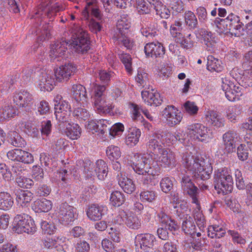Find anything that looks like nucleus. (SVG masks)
I'll use <instances>...</instances> for the list:
<instances>
[{
  "label": "nucleus",
  "instance_id": "nucleus-1",
  "mask_svg": "<svg viewBox=\"0 0 252 252\" xmlns=\"http://www.w3.org/2000/svg\"><path fill=\"white\" fill-rule=\"evenodd\" d=\"M182 163L192 177L197 180H207L212 173L211 159L206 156L195 157L191 152L186 153L182 157Z\"/></svg>",
  "mask_w": 252,
  "mask_h": 252
},
{
  "label": "nucleus",
  "instance_id": "nucleus-2",
  "mask_svg": "<svg viewBox=\"0 0 252 252\" xmlns=\"http://www.w3.org/2000/svg\"><path fill=\"white\" fill-rule=\"evenodd\" d=\"M213 184L218 193L224 195L231 192L233 181L230 171L225 167L215 169Z\"/></svg>",
  "mask_w": 252,
  "mask_h": 252
},
{
  "label": "nucleus",
  "instance_id": "nucleus-3",
  "mask_svg": "<svg viewBox=\"0 0 252 252\" xmlns=\"http://www.w3.org/2000/svg\"><path fill=\"white\" fill-rule=\"evenodd\" d=\"M83 163L84 172L85 177L87 179H90L91 182L94 180L96 175L100 180H104L107 176L108 172V168L106 163L102 159H99L95 162V167L94 169V163L91 160L87 159Z\"/></svg>",
  "mask_w": 252,
  "mask_h": 252
},
{
  "label": "nucleus",
  "instance_id": "nucleus-4",
  "mask_svg": "<svg viewBox=\"0 0 252 252\" xmlns=\"http://www.w3.org/2000/svg\"><path fill=\"white\" fill-rule=\"evenodd\" d=\"M64 9V6L62 4L56 3L52 4L51 0H40V3L35 14L39 16H46L48 18H51Z\"/></svg>",
  "mask_w": 252,
  "mask_h": 252
},
{
  "label": "nucleus",
  "instance_id": "nucleus-5",
  "mask_svg": "<svg viewBox=\"0 0 252 252\" xmlns=\"http://www.w3.org/2000/svg\"><path fill=\"white\" fill-rule=\"evenodd\" d=\"M187 133L190 137L201 142H208L213 137L210 129L201 124L197 123L189 126Z\"/></svg>",
  "mask_w": 252,
  "mask_h": 252
},
{
  "label": "nucleus",
  "instance_id": "nucleus-6",
  "mask_svg": "<svg viewBox=\"0 0 252 252\" xmlns=\"http://www.w3.org/2000/svg\"><path fill=\"white\" fill-rule=\"evenodd\" d=\"M114 222L119 225L125 222L128 228L132 229H138L141 225V220L136 215L128 214L123 209H120L119 211Z\"/></svg>",
  "mask_w": 252,
  "mask_h": 252
},
{
  "label": "nucleus",
  "instance_id": "nucleus-7",
  "mask_svg": "<svg viewBox=\"0 0 252 252\" xmlns=\"http://www.w3.org/2000/svg\"><path fill=\"white\" fill-rule=\"evenodd\" d=\"M156 237L150 233L139 234L135 238V246L140 248V252H154Z\"/></svg>",
  "mask_w": 252,
  "mask_h": 252
},
{
  "label": "nucleus",
  "instance_id": "nucleus-8",
  "mask_svg": "<svg viewBox=\"0 0 252 252\" xmlns=\"http://www.w3.org/2000/svg\"><path fill=\"white\" fill-rule=\"evenodd\" d=\"M152 158L150 155L134 154L131 166L134 171L139 175H145L148 170L147 166Z\"/></svg>",
  "mask_w": 252,
  "mask_h": 252
},
{
  "label": "nucleus",
  "instance_id": "nucleus-9",
  "mask_svg": "<svg viewBox=\"0 0 252 252\" xmlns=\"http://www.w3.org/2000/svg\"><path fill=\"white\" fill-rule=\"evenodd\" d=\"M13 102L19 108H27L33 102L32 95L26 90L15 91L12 95Z\"/></svg>",
  "mask_w": 252,
  "mask_h": 252
},
{
  "label": "nucleus",
  "instance_id": "nucleus-10",
  "mask_svg": "<svg viewBox=\"0 0 252 252\" xmlns=\"http://www.w3.org/2000/svg\"><path fill=\"white\" fill-rule=\"evenodd\" d=\"M76 209L64 202L60 205L58 217L60 221L64 225H67L74 220Z\"/></svg>",
  "mask_w": 252,
  "mask_h": 252
},
{
  "label": "nucleus",
  "instance_id": "nucleus-11",
  "mask_svg": "<svg viewBox=\"0 0 252 252\" xmlns=\"http://www.w3.org/2000/svg\"><path fill=\"white\" fill-rule=\"evenodd\" d=\"M181 185L185 194L189 195L192 198V202L197 204V196L199 193L198 188L192 182L189 177L184 176L182 179Z\"/></svg>",
  "mask_w": 252,
  "mask_h": 252
},
{
  "label": "nucleus",
  "instance_id": "nucleus-12",
  "mask_svg": "<svg viewBox=\"0 0 252 252\" xmlns=\"http://www.w3.org/2000/svg\"><path fill=\"white\" fill-rule=\"evenodd\" d=\"M76 69V65L72 63H68L60 66L55 72L56 80L59 82L68 80Z\"/></svg>",
  "mask_w": 252,
  "mask_h": 252
},
{
  "label": "nucleus",
  "instance_id": "nucleus-13",
  "mask_svg": "<svg viewBox=\"0 0 252 252\" xmlns=\"http://www.w3.org/2000/svg\"><path fill=\"white\" fill-rule=\"evenodd\" d=\"M144 52L147 57L162 58L165 54V49L161 43L151 42L145 45Z\"/></svg>",
  "mask_w": 252,
  "mask_h": 252
},
{
  "label": "nucleus",
  "instance_id": "nucleus-14",
  "mask_svg": "<svg viewBox=\"0 0 252 252\" xmlns=\"http://www.w3.org/2000/svg\"><path fill=\"white\" fill-rule=\"evenodd\" d=\"M178 111L173 105H168L163 110V116L166 118L169 126L176 125L181 121L182 114Z\"/></svg>",
  "mask_w": 252,
  "mask_h": 252
},
{
  "label": "nucleus",
  "instance_id": "nucleus-15",
  "mask_svg": "<svg viewBox=\"0 0 252 252\" xmlns=\"http://www.w3.org/2000/svg\"><path fill=\"white\" fill-rule=\"evenodd\" d=\"M55 73L53 74L51 70L42 72L39 79L40 90L48 92L52 91L55 86Z\"/></svg>",
  "mask_w": 252,
  "mask_h": 252
},
{
  "label": "nucleus",
  "instance_id": "nucleus-16",
  "mask_svg": "<svg viewBox=\"0 0 252 252\" xmlns=\"http://www.w3.org/2000/svg\"><path fill=\"white\" fill-rule=\"evenodd\" d=\"M107 207L99 204H92L87 211L88 218L92 221H98L101 220L102 217L107 212Z\"/></svg>",
  "mask_w": 252,
  "mask_h": 252
},
{
  "label": "nucleus",
  "instance_id": "nucleus-17",
  "mask_svg": "<svg viewBox=\"0 0 252 252\" xmlns=\"http://www.w3.org/2000/svg\"><path fill=\"white\" fill-rule=\"evenodd\" d=\"M239 138V134L233 130H230L223 134V141L225 150L228 153L233 152L236 148V142Z\"/></svg>",
  "mask_w": 252,
  "mask_h": 252
},
{
  "label": "nucleus",
  "instance_id": "nucleus-18",
  "mask_svg": "<svg viewBox=\"0 0 252 252\" xmlns=\"http://www.w3.org/2000/svg\"><path fill=\"white\" fill-rule=\"evenodd\" d=\"M205 121L206 124L215 128H219L224 126V120L216 111L209 110L205 114Z\"/></svg>",
  "mask_w": 252,
  "mask_h": 252
},
{
  "label": "nucleus",
  "instance_id": "nucleus-19",
  "mask_svg": "<svg viewBox=\"0 0 252 252\" xmlns=\"http://www.w3.org/2000/svg\"><path fill=\"white\" fill-rule=\"evenodd\" d=\"M160 135L154 133L150 135L146 143L147 151L151 153H159L164 148L161 144Z\"/></svg>",
  "mask_w": 252,
  "mask_h": 252
},
{
  "label": "nucleus",
  "instance_id": "nucleus-20",
  "mask_svg": "<svg viewBox=\"0 0 252 252\" xmlns=\"http://www.w3.org/2000/svg\"><path fill=\"white\" fill-rule=\"evenodd\" d=\"M158 154L159 155V161L162 163L165 167L172 168L176 166L177 161L174 153L167 149L163 148Z\"/></svg>",
  "mask_w": 252,
  "mask_h": 252
},
{
  "label": "nucleus",
  "instance_id": "nucleus-21",
  "mask_svg": "<svg viewBox=\"0 0 252 252\" xmlns=\"http://www.w3.org/2000/svg\"><path fill=\"white\" fill-rule=\"evenodd\" d=\"M231 33L235 36L239 37L244 34V24L240 21V17L233 13L229 14Z\"/></svg>",
  "mask_w": 252,
  "mask_h": 252
},
{
  "label": "nucleus",
  "instance_id": "nucleus-22",
  "mask_svg": "<svg viewBox=\"0 0 252 252\" xmlns=\"http://www.w3.org/2000/svg\"><path fill=\"white\" fill-rule=\"evenodd\" d=\"M72 98L77 102L84 104L87 102L86 89L81 84L73 85L71 89Z\"/></svg>",
  "mask_w": 252,
  "mask_h": 252
},
{
  "label": "nucleus",
  "instance_id": "nucleus-23",
  "mask_svg": "<svg viewBox=\"0 0 252 252\" xmlns=\"http://www.w3.org/2000/svg\"><path fill=\"white\" fill-rule=\"evenodd\" d=\"M14 193L16 196V201L22 206L27 207L33 198V193L28 190L15 189Z\"/></svg>",
  "mask_w": 252,
  "mask_h": 252
},
{
  "label": "nucleus",
  "instance_id": "nucleus-24",
  "mask_svg": "<svg viewBox=\"0 0 252 252\" xmlns=\"http://www.w3.org/2000/svg\"><path fill=\"white\" fill-rule=\"evenodd\" d=\"M117 178L119 186L126 193L131 194L135 190V185L133 181L126 177L122 172L118 173Z\"/></svg>",
  "mask_w": 252,
  "mask_h": 252
},
{
  "label": "nucleus",
  "instance_id": "nucleus-25",
  "mask_svg": "<svg viewBox=\"0 0 252 252\" xmlns=\"http://www.w3.org/2000/svg\"><path fill=\"white\" fill-rule=\"evenodd\" d=\"M68 43L65 41H57L51 46L50 56L51 60L61 57L65 54L67 49Z\"/></svg>",
  "mask_w": 252,
  "mask_h": 252
},
{
  "label": "nucleus",
  "instance_id": "nucleus-26",
  "mask_svg": "<svg viewBox=\"0 0 252 252\" xmlns=\"http://www.w3.org/2000/svg\"><path fill=\"white\" fill-rule=\"evenodd\" d=\"M31 217L26 214L17 215L13 222V230L18 234L23 233L25 225Z\"/></svg>",
  "mask_w": 252,
  "mask_h": 252
},
{
  "label": "nucleus",
  "instance_id": "nucleus-27",
  "mask_svg": "<svg viewBox=\"0 0 252 252\" xmlns=\"http://www.w3.org/2000/svg\"><path fill=\"white\" fill-rule=\"evenodd\" d=\"M93 99L94 109L99 114L108 113L114 108L112 104H107L106 97Z\"/></svg>",
  "mask_w": 252,
  "mask_h": 252
},
{
  "label": "nucleus",
  "instance_id": "nucleus-28",
  "mask_svg": "<svg viewBox=\"0 0 252 252\" xmlns=\"http://www.w3.org/2000/svg\"><path fill=\"white\" fill-rule=\"evenodd\" d=\"M142 97L146 103L148 105L158 106L161 104L162 99L158 93L149 92H142Z\"/></svg>",
  "mask_w": 252,
  "mask_h": 252
},
{
  "label": "nucleus",
  "instance_id": "nucleus-29",
  "mask_svg": "<svg viewBox=\"0 0 252 252\" xmlns=\"http://www.w3.org/2000/svg\"><path fill=\"white\" fill-rule=\"evenodd\" d=\"M71 37L69 42L83 40L86 42L90 40L88 32L77 25H74L71 29Z\"/></svg>",
  "mask_w": 252,
  "mask_h": 252
},
{
  "label": "nucleus",
  "instance_id": "nucleus-30",
  "mask_svg": "<svg viewBox=\"0 0 252 252\" xmlns=\"http://www.w3.org/2000/svg\"><path fill=\"white\" fill-rule=\"evenodd\" d=\"M182 229L186 235L195 236L196 227L191 216L186 215L182 222Z\"/></svg>",
  "mask_w": 252,
  "mask_h": 252
},
{
  "label": "nucleus",
  "instance_id": "nucleus-31",
  "mask_svg": "<svg viewBox=\"0 0 252 252\" xmlns=\"http://www.w3.org/2000/svg\"><path fill=\"white\" fill-rule=\"evenodd\" d=\"M141 134V132L140 129L136 127L129 128L128 133L126 138V144L130 147L135 146L139 142Z\"/></svg>",
  "mask_w": 252,
  "mask_h": 252
},
{
  "label": "nucleus",
  "instance_id": "nucleus-32",
  "mask_svg": "<svg viewBox=\"0 0 252 252\" xmlns=\"http://www.w3.org/2000/svg\"><path fill=\"white\" fill-rule=\"evenodd\" d=\"M131 0H101L104 11L107 13L111 12L113 5L120 8H125Z\"/></svg>",
  "mask_w": 252,
  "mask_h": 252
},
{
  "label": "nucleus",
  "instance_id": "nucleus-33",
  "mask_svg": "<svg viewBox=\"0 0 252 252\" xmlns=\"http://www.w3.org/2000/svg\"><path fill=\"white\" fill-rule=\"evenodd\" d=\"M16 114V109L10 103L5 101L2 107L0 109V121L14 117Z\"/></svg>",
  "mask_w": 252,
  "mask_h": 252
},
{
  "label": "nucleus",
  "instance_id": "nucleus-34",
  "mask_svg": "<svg viewBox=\"0 0 252 252\" xmlns=\"http://www.w3.org/2000/svg\"><path fill=\"white\" fill-rule=\"evenodd\" d=\"M63 131L65 135L72 140L77 139L81 134V128L78 124L69 123L64 129H60Z\"/></svg>",
  "mask_w": 252,
  "mask_h": 252
},
{
  "label": "nucleus",
  "instance_id": "nucleus-35",
  "mask_svg": "<svg viewBox=\"0 0 252 252\" xmlns=\"http://www.w3.org/2000/svg\"><path fill=\"white\" fill-rule=\"evenodd\" d=\"M129 108L131 109L132 113V118L134 120H140L142 118L140 112H142L143 114L149 120H153V117L151 116L149 112L146 109H143L139 107L138 105L133 103H129Z\"/></svg>",
  "mask_w": 252,
  "mask_h": 252
},
{
  "label": "nucleus",
  "instance_id": "nucleus-36",
  "mask_svg": "<svg viewBox=\"0 0 252 252\" xmlns=\"http://www.w3.org/2000/svg\"><path fill=\"white\" fill-rule=\"evenodd\" d=\"M54 114L58 122V129H64L65 127L70 123L71 112H55Z\"/></svg>",
  "mask_w": 252,
  "mask_h": 252
},
{
  "label": "nucleus",
  "instance_id": "nucleus-37",
  "mask_svg": "<svg viewBox=\"0 0 252 252\" xmlns=\"http://www.w3.org/2000/svg\"><path fill=\"white\" fill-rule=\"evenodd\" d=\"M90 40L85 42L83 40L74 41L70 42L69 45L72 50L78 54H84L88 52L90 49Z\"/></svg>",
  "mask_w": 252,
  "mask_h": 252
},
{
  "label": "nucleus",
  "instance_id": "nucleus-38",
  "mask_svg": "<svg viewBox=\"0 0 252 252\" xmlns=\"http://www.w3.org/2000/svg\"><path fill=\"white\" fill-rule=\"evenodd\" d=\"M225 234L226 230L222 225L213 224L208 228V236L211 238L220 239Z\"/></svg>",
  "mask_w": 252,
  "mask_h": 252
},
{
  "label": "nucleus",
  "instance_id": "nucleus-39",
  "mask_svg": "<svg viewBox=\"0 0 252 252\" xmlns=\"http://www.w3.org/2000/svg\"><path fill=\"white\" fill-rule=\"evenodd\" d=\"M117 27L120 34L125 35L129 33L131 23L127 14H123L121 16V19L118 22Z\"/></svg>",
  "mask_w": 252,
  "mask_h": 252
},
{
  "label": "nucleus",
  "instance_id": "nucleus-40",
  "mask_svg": "<svg viewBox=\"0 0 252 252\" xmlns=\"http://www.w3.org/2000/svg\"><path fill=\"white\" fill-rule=\"evenodd\" d=\"M52 207L51 201L45 198L36 200L32 206V209L35 212H47Z\"/></svg>",
  "mask_w": 252,
  "mask_h": 252
},
{
  "label": "nucleus",
  "instance_id": "nucleus-41",
  "mask_svg": "<svg viewBox=\"0 0 252 252\" xmlns=\"http://www.w3.org/2000/svg\"><path fill=\"white\" fill-rule=\"evenodd\" d=\"M13 203V198L9 193L0 192V209L8 210L12 207Z\"/></svg>",
  "mask_w": 252,
  "mask_h": 252
},
{
  "label": "nucleus",
  "instance_id": "nucleus-42",
  "mask_svg": "<svg viewBox=\"0 0 252 252\" xmlns=\"http://www.w3.org/2000/svg\"><path fill=\"white\" fill-rule=\"evenodd\" d=\"M186 25L191 30H194L198 27V20L193 12L188 11L184 15Z\"/></svg>",
  "mask_w": 252,
  "mask_h": 252
},
{
  "label": "nucleus",
  "instance_id": "nucleus-43",
  "mask_svg": "<svg viewBox=\"0 0 252 252\" xmlns=\"http://www.w3.org/2000/svg\"><path fill=\"white\" fill-rule=\"evenodd\" d=\"M109 200L112 206L118 207L125 203L126 197L122 192L116 190L111 193Z\"/></svg>",
  "mask_w": 252,
  "mask_h": 252
},
{
  "label": "nucleus",
  "instance_id": "nucleus-44",
  "mask_svg": "<svg viewBox=\"0 0 252 252\" xmlns=\"http://www.w3.org/2000/svg\"><path fill=\"white\" fill-rule=\"evenodd\" d=\"M221 62L213 56L207 57V69L211 71L221 72L223 69Z\"/></svg>",
  "mask_w": 252,
  "mask_h": 252
},
{
  "label": "nucleus",
  "instance_id": "nucleus-45",
  "mask_svg": "<svg viewBox=\"0 0 252 252\" xmlns=\"http://www.w3.org/2000/svg\"><path fill=\"white\" fill-rule=\"evenodd\" d=\"M202 36L203 38L204 44L206 45V49L208 51L213 50L215 45V37L213 33L211 32L203 30L202 32Z\"/></svg>",
  "mask_w": 252,
  "mask_h": 252
},
{
  "label": "nucleus",
  "instance_id": "nucleus-46",
  "mask_svg": "<svg viewBox=\"0 0 252 252\" xmlns=\"http://www.w3.org/2000/svg\"><path fill=\"white\" fill-rule=\"evenodd\" d=\"M8 141L11 145L16 147L23 148L26 145V141L15 131L11 133Z\"/></svg>",
  "mask_w": 252,
  "mask_h": 252
},
{
  "label": "nucleus",
  "instance_id": "nucleus-47",
  "mask_svg": "<svg viewBox=\"0 0 252 252\" xmlns=\"http://www.w3.org/2000/svg\"><path fill=\"white\" fill-rule=\"evenodd\" d=\"M157 196V192L154 190H144L140 193V198L143 202H152Z\"/></svg>",
  "mask_w": 252,
  "mask_h": 252
},
{
  "label": "nucleus",
  "instance_id": "nucleus-48",
  "mask_svg": "<svg viewBox=\"0 0 252 252\" xmlns=\"http://www.w3.org/2000/svg\"><path fill=\"white\" fill-rule=\"evenodd\" d=\"M242 112V109L240 106L235 105L229 107L226 112V117L231 122H235L238 117L241 114Z\"/></svg>",
  "mask_w": 252,
  "mask_h": 252
},
{
  "label": "nucleus",
  "instance_id": "nucleus-49",
  "mask_svg": "<svg viewBox=\"0 0 252 252\" xmlns=\"http://www.w3.org/2000/svg\"><path fill=\"white\" fill-rule=\"evenodd\" d=\"M135 7L140 15L147 14L151 11V7L145 0H135Z\"/></svg>",
  "mask_w": 252,
  "mask_h": 252
},
{
  "label": "nucleus",
  "instance_id": "nucleus-50",
  "mask_svg": "<svg viewBox=\"0 0 252 252\" xmlns=\"http://www.w3.org/2000/svg\"><path fill=\"white\" fill-rule=\"evenodd\" d=\"M240 85L243 88L252 87V70H246L241 77Z\"/></svg>",
  "mask_w": 252,
  "mask_h": 252
},
{
  "label": "nucleus",
  "instance_id": "nucleus-51",
  "mask_svg": "<svg viewBox=\"0 0 252 252\" xmlns=\"http://www.w3.org/2000/svg\"><path fill=\"white\" fill-rule=\"evenodd\" d=\"M174 179L169 177H165L160 181V187L161 190L167 193L169 192L173 188Z\"/></svg>",
  "mask_w": 252,
  "mask_h": 252
},
{
  "label": "nucleus",
  "instance_id": "nucleus-52",
  "mask_svg": "<svg viewBox=\"0 0 252 252\" xmlns=\"http://www.w3.org/2000/svg\"><path fill=\"white\" fill-rule=\"evenodd\" d=\"M170 31L172 36L174 37H183V34L181 32L182 30V23L181 21L176 20L173 24L170 25Z\"/></svg>",
  "mask_w": 252,
  "mask_h": 252
},
{
  "label": "nucleus",
  "instance_id": "nucleus-53",
  "mask_svg": "<svg viewBox=\"0 0 252 252\" xmlns=\"http://www.w3.org/2000/svg\"><path fill=\"white\" fill-rule=\"evenodd\" d=\"M106 153L111 160L118 159L121 156L120 148L114 145H110L108 147L106 150Z\"/></svg>",
  "mask_w": 252,
  "mask_h": 252
},
{
  "label": "nucleus",
  "instance_id": "nucleus-54",
  "mask_svg": "<svg viewBox=\"0 0 252 252\" xmlns=\"http://www.w3.org/2000/svg\"><path fill=\"white\" fill-rule=\"evenodd\" d=\"M119 58L121 61L125 65L126 71L130 73L132 71V59L129 54L122 52L119 53Z\"/></svg>",
  "mask_w": 252,
  "mask_h": 252
},
{
  "label": "nucleus",
  "instance_id": "nucleus-55",
  "mask_svg": "<svg viewBox=\"0 0 252 252\" xmlns=\"http://www.w3.org/2000/svg\"><path fill=\"white\" fill-rule=\"evenodd\" d=\"M40 226L42 233L51 235L53 234L57 230V227L52 222L47 221H42L40 223Z\"/></svg>",
  "mask_w": 252,
  "mask_h": 252
},
{
  "label": "nucleus",
  "instance_id": "nucleus-56",
  "mask_svg": "<svg viewBox=\"0 0 252 252\" xmlns=\"http://www.w3.org/2000/svg\"><path fill=\"white\" fill-rule=\"evenodd\" d=\"M17 185L20 188L30 189L34 184L32 179L26 177L20 176L16 179Z\"/></svg>",
  "mask_w": 252,
  "mask_h": 252
},
{
  "label": "nucleus",
  "instance_id": "nucleus-57",
  "mask_svg": "<svg viewBox=\"0 0 252 252\" xmlns=\"http://www.w3.org/2000/svg\"><path fill=\"white\" fill-rule=\"evenodd\" d=\"M73 114L74 117L80 121H86L90 117L88 111L84 108L77 107L73 111Z\"/></svg>",
  "mask_w": 252,
  "mask_h": 252
},
{
  "label": "nucleus",
  "instance_id": "nucleus-58",
  "mask_svg": "<svg viewBox=\"0 0 252 252\" xmlns=\"http://www.w3.org/2000/svg\"><path fill=\"white\" fill-rule=\"evenodd\" d=\"M228 234L232 237V242L234 244L245 245L246 243V239L240 233L235 230H228Z\"/></svg>",
  "mask_w": 252,
  "mask_h": 252
},
{
  "label": "nucleus",
  "instance_id": "nucleus-59",
  "mask_svg": "<svg viewBox=\"0 0 252 252\" xmlns=\"http://www.w3.org/2000/svg\"><path fill=\"white\" fill-rule=\"evenodd\" d=\"M106 89L105 85L94 84L93 90V98L106 97Z\"/></svg>",
  "mask_w": 252,
  "mask_h": 252
},
{
  "label": "nucleus",
  "instance_id": "nucleus-60",
  "mask_svg": "<svg viewBox=\"0 0 252 252\" xmlns=\"http://www.w3.org/2000/svg\"><path fill=\"white\" fill-rule=\"evenodd\" d=\"M148 164L146 174L148 175H152L153 177L159 174L160 172L161 168L157 161L152 159V161H150V164L148 163Z\"/></svg>",
  "mask_w": 252,
  "mask_h": 252
},
{
  "label": "nucleus",
  "instance_id": "nucleus-61",
  "mask_svg": "<svg viewBox=\"0 0 252 252\" xmlns=\"http://www.w3.org/2000/svg\"><path fill=\"white\" fill-rule=\"evenodd\" d=\"M193 215L197 225L201 230V228H203L205 224V220L203 214L200 210L198 209L193 211Z\"/></svg>",
  "mask_w": 252,
  "mask_h": 252
},
{
  "label": "nucleus",
  "instance_id": "nucleus-62",
  "mask_svg": "<svg viewBox=\"0 0 252 252\" xmlns=\"http://www.w3.org/2000/svg\"><path fill=\"white\" fill-rule=\"evenodd\" d=\"M242 66L246 70L252 69V51L246 53L243 57Z\"/></svg>",
  "mask_w": 252,
  "mask_h": 252
},
{
  "label": "nucleus",
  "instance_id": "nucleus-63",
  "mask_svg": "<svg viewBox=\"0 0 252 252\" xmlns=\"http://www.w3.org/2000/svg\"><path fill=\"white\" fill-rule=\"evenodd\" d=\"M168 136L172 141L174 142L177 141H179L181 143L185 142L186 139V134L183 131L179 130L174 134L169 133Z\"/></svg>",
  "mask_w": 252,
  "mask_h": 252
},
{
  "label": "nucleus",
  "instance_id": "nucleus-64",
  "mask_svg": "<svg viewBox=\"0 0 252 252\" xmlns=\"http://www.w3.org/2000/svg\"><path fill=\"white\" fill-rule=\"evenodd\" d=\"M51 191V188L46 184H41L36 189L35 194L39 196H47Z\"/></svg>",
  "mask_w": 252,
  "mask_h": 252
}]
</instances>
